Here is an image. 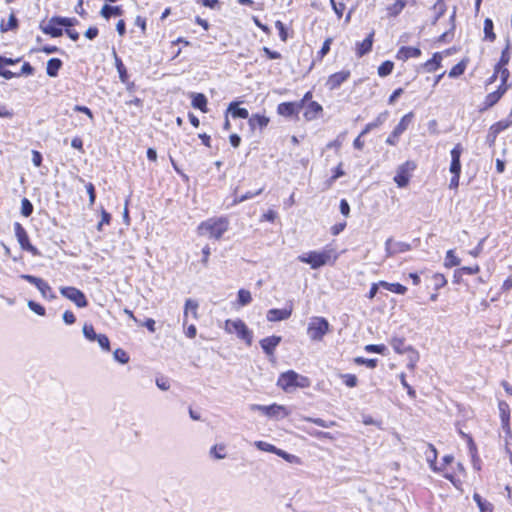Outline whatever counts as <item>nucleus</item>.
<instances>
[{"mask_svg": "<svg viewBox=\"0 0 512 512\" xmlns=\"http://www.w3.org/2000/svg\"><path fill=\"white\" fill-rule=\"evenodd\" d=\"M252 301V295L250 291L240 289L238 291V303L240 306H246Z\"/></svg>", "mask_w": 512, "mask_h": 512, "instance_id": "c03bdc74", "label": "nucleus"}, {"mask_svg": "<svg viewBox=\"0 0 512 512\" xmlns=\"http://www.w3.org/2000/svg\"><path fill=\"white\" fill-rule=\"evenodd\" d=\"M340 377L343 383L349 388H353L358 384V379L354 374H341Z\"/></svg>", "mask_w": 512, "mask_h": 512, "instance_id": "8fccbe9b", "label": "nucleus"}, {"mask_svg": "<svg viewBox=\"0 0 512 512\" xmlns=\"http://www.w3.org/2000/svg\"><path fill=\"white\" fill-rule=\"evenodd\" d=\"M17 28V19L14 14H11L8 21L0 24V30L1 32H7L9 30H14Z\"/></svg>", "mask_w": 512, "mask_h": 512, "instance_id": "37998d69", "label": "nucleus"}, {"mask_svg": "<svg viewBox=\"0 0 512 512\" xmlns=\"http://www.w3.org/2000/svg\"><path fill=\"white\" fill-rule=\"evenodd\" d=\"M32 212H33V205L31 204V202L27 198L22 199V202H21L22 215L25 217H29L32 214Z\"/></svg>", "mask_w": 512, "mask_h": 512, "instance_id": "3c124183", "label": "nucleus"}, {"mask_svg": "<svg viewBox=\"0 0 512 512\" xmlns=\"http://www.w3.org/2000/svg\"><path fill=\"white\" fill-rule=\"evenodd\" d=\"M330 324L324 317H312L309 320L307 334L312 341H321L329 332Z\"/></svg>", "mask_w": 512, "mask_h": 512, "instance_id": "20e7f679", "label": "nucleus"}, {"mask_svg": "<svg viewBox=\"0 0 512 512\" xmlns=\"http://www.w3.org/2000/svg\"><path fill=\"white\" fill-rule=\"evenodd\" d=\"M511 125H512L511 120H502V121H499V122L495 123L494 125H492L490 128V133H489V135L492 136V141L495 140V138L501 131L509 128Z\"/></svg>", "mask_w": 512, "mask_h": 512, "instance_id": "cd10ccee", "label": "nucleus"}, {"mask_svg": "<svg viewBox=\"0 0 512 512\" xmlns=\"http://www.w3.org/2000/svg\"><path fill=\"white\" fill-rule=\"evenodd\" d=\"M373 44V33H370L369 36L364 39L360 44L357 46V53L359 56H363L364 54L368 53Z\"/></svg>", "mask_w": 512, "mask_h": 512, "instance_id": "473e14b6", "label": "nucleus"}, {"mask_svg": "<svg viewBox=\"0 0 512 512\" xmlns=\"http://www.w3.org/2000/svg\"><path fill=\"white\" fill-rule=\"evenodd\" d=\"M28 307L33 312H35L36 314H38L40 316H43L45 314V308L43 306H41L40 304L34 302V301H29L28 302Z\"/></svg>", "mask_w": 512, "mask_h": 512, "instance_id": "13d9d810", "label": "nucleus"}, {"mask_svg": "<svg viewBox=\"0 0 512 512\" xmlns=\"http://www.w3.org/2000/svg\"><path fill=\"white\" fill-rule=\"evenodd\" d=\"M338 258L337 253L332 248H325L321 251H310L303 253L298 257L302 263L309 264L312 269H318L326 264H333Z\"/></svg>", "mask_w": 512, "mask_h": 512, "instance_id": "f257e3e1", "label": "nucleus"}, {"mask_svg": "<svg viewBox=\"0 0 512 512\" xmlns=\"http://www.w3.org/2000/svg\"><path fill=\"white\" fill-rule=\"evenodd\" d=\"M390 345L393 347L394 351L398 354H404L406 352L405 348L407 346L405 345V340L403 338L393 337L390 340Z\"/></svg>", "mask_w": 512, "mask_h": 512, "instance_id": "e433bc0d", "label": "nucleus"}, {"mask_svg": "<svg viewBox=\"0 0 512 512\" xmlns=\"http://www.w3.org/2000/svg\"><path fill=\"white\" fill-rule=\"evenodd\" d=\"M269 118L264 115L254 114L249 118V126L251 129H255L257 127L264 128L268 125Z\"/></svg>", "mask_w": 512, "mask_h": 512, "instance_id": "a878e982", "label": "nucleus"}, {"mask_svg": "<svg viewBox=\"0 0 512 512\" xmlns=\"http://www.w3.org/2000/svg\"><path fill=\"white\" fill-rule=\"evenodd\" d=\"M405 5V0H396L394 4L387 8L388 15L393 17L397 16L404 9Z\"/></svg>", "mask_w": 512, "mask_h": 512, "instance_id": "a19ab883", "label": "nucleus"}, {"mask_svg": "<svg viewBox=\"0 0 512 512\" xmlns=\"http://www.w3.org/2000/svg\"><path fill=\"white\" fill-rule=\"evenodd\" d=\"M98 342L99 346L106 350V351H109L110 350V342H109V339L106 335L104 334H99V336L97 337V339L95 340Z\"/></svg>", "mask_w": 512, "mask_h": 512, "instance_id": "4d7b16f0", "label": "nucleus"}, {"mask_svg": "<svg viewBox=\"0 0 512 512\" xmlns=\"http://www.w3.org/2000/svg\"><path fill=\"white\" fill-rule=\"evenodd\" d=\"M321 112H322V106L319 103L312 101L306 106V111L304 113V117L307 120H313V119H316L320 115Z\"/></svg>", "mask_w": 512, "mask_h": 512, "instance_id": "5701e85b", "label": "nucleus"}, {"mask_svg": "<svg viewBox=\"0 0 512 512\" xmlns=\"http://www.w3.org/2000/svg\"><path fill=\"white\" fill-rule=\"evenodd\" d=\"M113 357L116 361L121 364H126L129 361L128 354L123 349H116L113 353Z\"/></svg>", "mask_w": 512, "mask_h": 512, "instance_id": "603ef678", "label": "nucleus"}, {"mask_svg": "<svg viewBox=\"0 0 512 512\" xmlns=\"http://www.w3.org/2000/svg\"><path fill=\"white\" fill-rule=\"evenodd\" d=\"M349 76H350L349 71H340V72L334 73L328 78V80L326 82V86L330 90H334V89L338 88L343 82H345L349 78Z\"/></svg>", "mask_w": 512, "mask_h": 512, "instance_id": "4468645a", "label": "nucleus"}, {"mask_svg": "<svg viewBox=\"0 0 512 512\" xmlns=\"http://www.w3.org/2000/svg\"><path fill=\"white\" fill-rule=\"evenodd\" d=\"M226 446L223 443L215 444L213 445L209 450V455L216 459V460H222L226 457Z\"/></svg>", "mask_w": 512, "mask_h": 512, "instance_id": "c756f323", "label": "nucleus"}, {"mask_svg": "<svg viewBox=\"0 0 512 512\" xmlns=\"http://www.w3.org/2000/svg\"><path fill=\"white\" fill-rule=\"evenodd\" d=\"M424 454H425V458H426L427 462L429 463L430 468L432 470H434V471L443 470L442 467L436 466L437 451H436V448L432 444L426 445V450H425Z\"/></svg>", "mask_w": 512, "mask_h": 512, "instance_id": "a211bd4d", "label": "nucleus"}, {"mask_svg": "<svg viewBox=\"0 0 512 512\" xmlns=\"http://www.w3.org/2000/svg\"><path fill=\"white\" fill-rule=\"evenodd\" d=\"M254 445L260 451L274 453L276 455L279 452V448H277L276 446H274V445H272V444H270L268 442H265V441H255Z\"/></svg>", "mask_w": 512, "mask_h": 512, "instance_id": "4c0bfd02", "label": "nucleus"}, {"mask_svg": "<svg viewBox=\"0 0 512 512\" xmlns=\"http://www.w3.org/2000/svg\"><path fill=\"white\" fill-rule=\"evenodd\" d=\"M405 351L406 352L404 354L407 355L408 360L407 368L413 371L416 368V365L420 359V355L418 351H416L412 346L406 347Z\"/></svg>", "mask_w": 512, "mask_h": 512, "instance_id": "4be33fe9", "label": "nucleus"}, {"mask_svg": "<svg viewBox=\"0 0 512 512\" xmlns=\"http://www.w3.org/2000/svg\"><path fill=\"white\" fill-rule=\"evenodd\" d=\"M58 23V26H72L76 22V19L73 18H62V17H54Z\"/></svg>", "mask_w": 512, "mask_h": 512, "instance_id": "052dcab7", "label": "nucleus"}, {"mask_svg": "<svg viewBox=\"0 0 512 512\" xmlns=\"http://www.w3.org/2000/svg\"><path fill=\"white\" fill-rule=\"evenodd\" d=\"M224 330L229 334H236L237 337L245 341L247 345H251L253 338L252 331L249 330L247 325L242 320H226Z\"/></svg>", "mask_w": 512, "mask_h": 512, "instance_id": "39448f33", "label": "nucleus"}, {"mask_svg": "<svg viewBox=\"0 0 512 512\" xmlns=\"http://www.w3.org/2000/svg\"><path fill=\"white\" fill-rule=\"evenodd\" d=\"M14 228H15V234H16L17 240H18L21 248L29 251L33 255H38L39 252H38L37 248H35L33 245L30 244L27 232L21 226V224L15 223Z\"/></svg>", "mask_w": 512, "mask_h": 512, "instance_id": "1a4fd4ad", "label": "nucleus"}, {"mask_svg": "<svg viewBox=\"0 0 512 512\" xmlns=\"http://www.w3.org/2000/svg\"><path fill=\"white\" fill-rule=\"evenodd\" d=\"M228 230V221L224 218H212L202 222L198 227V233L213 239H220Z\"/></svg>", "mask_w": 512, "mask_h": 512, "instance_id": "7ed1b4c3", "label": "nucleus"}, {"mask_svg": "<svg viewBox=\"0 0 512 512\" xmlns=\"http://www.w3.org/2000/svg\"><path fill=\"white\" fill-rule=\"evenodd\" d=\"M293 312V305L290 303L283 309H270L267 311L266 318L269 322L283 321L290 318Z\"/></svg>", "mask_w": 512, "mask_h": 512, "instance_id": "9d476101", "label": "nucleus"}, {"mask_svg": "<svg viewBox=\"0 0 512 512\" xmlns=\"http://www.w3.org/2000/svg\"><path fill=\"white\" fill-rule=\"evenodd\" d=\"M509 47H510L509 43H507L505 49L502 51L500 60L496 66L506 67V65L509 63V61H510Z\"/></svg>", "mask_w": 512, "mask_h": 512, "instance_id": "864d4df0", "label": "nucleus"}, {"mask_svg": "<svg viewBox=\"0 0 512 512\" xmlns=\"http://www.w3.org/2000/svg\"><path fill=\"white\" fill-rule=\"evenodd\" d=\"M506 93L505 87H498L494 92L489 93L484 100V109L494 106Z\"/></svg>", "mask_w": 512, "mask_h": 512, "instance_id": "f3484780", "label": "nucleus"}, {"mask_svg": "<svg viewBox=\"0 0 512 512\" xmlns=\"http://www.w3.org/2000/svg\"><path fill=\"white\" fill-rule=\"evenodd\" d=\"M496 73L500 76L501 84L499 87H505V90L507 91L510 85L507 84V81L510 76V72L506 67L502 66H496Z\"/></svg>", "mask_w": 512, "mask_h": 512, "instance_id": "c9c22d12", "label": "nucleus"}, {"mask_svg": "<svg viewBox=\"0 0 512 512\" xmlns=\"http://www.w3.org/2000/svg\"><path fill=\"white\" fill-rule=\"evenodd\" d=\"M394 68V64L391 61H385L383 62L379 68H378V74L381 77H385L389 74H391L392 70Z\"/></svg>", "mask_w": 512, "mask_h": 512, "instance_id": "09e8293b", "label": "nucleus"}, {"mask_svg": "<svg viewBox=\"0 0 512 512\" xmlns=\"http://www.w3.org/2000/svg\"><path fill=\"white\" fill-rule=\"evenodd\" d=\"M21 278L28 281L29 283L35 285L36 287L39 285L40 281L42 280L41 278H38V277H35L32 275H27V274L21 275Z\"/></svg>", "mask_w": 512, "mask_h": 512, "instance_id": "774afa93", "label": "nucleus"}, {"mask_svg": "<svg viewBox=\"0 0 512 512\" xmlns=\"http://www.w3.org/2000/svg\"><path fill=\"white\" fill-rule=\"evenodd\" d=\"M460 263L461 261L457 256H455L454 250H448L445 257V266L454 267L458 266Z\"/></svg>", "mask_w": 512, "mask_h": 512, "instance_id": "a18cd8bd", "label": "nucleus"}, {"mask_svg": "<svg viewBox=\"0 0 512 512\" xmlns=\"http://www.w3.org/2000/svg\"><path fill=\"white\" fill-rule=\"evenodd\" d=\"M110 219H111L110 214L108 212H106L105 210H102V219L97 225V230L101 231L104 224L110 223Z\"/></svg>", "mask_w": 512, "mask_h": 512, "instance_id": "e2e57ef3", "label": "nucleus"}, {"mask_svg": "<svg viewBox=\"0 0 512 512\" xmlns=\"http://www.w3.org/2000/svg\"><path fill=\"white\" fill-rule=\"evenodd\" d=\"M466 69V62L461 61L458 64H456L450 71H449V77L456 78L464 73Z\"/></svg>", "mask_w": 512, "mask_h": 512, "instance_id": "de8ad7c7", "label": "nucleus"}, {"mask_svg": "<svg viewBox=\"0 0 512 512\" xmlns=\"http://www.w3.org/2000/svg\"><path fill=\"white\" fill-rule=\"evenodd\" d=\"M62 66V62L58 58H52L47 62L46 72L50 77H56Z\"/></svg>", "mask_w": 512, "mask_h": 512, "instance_id": "7c9ffc66", "label": "nucleus"}, {"mask_svg": "<svg viewBox=\"0 0 512 512\" xmlns=\"http://www.w3.org/2000/svg\"><path fill=\"white\" fill-rule=\"evenodd\" d=\"M414 114L412 112H409L408 114L404 115L398 125L393 130V136H400L406 129L409 127L413 120Z\"/></svg>", "mask_w": 512, "mask_h": 512, "instance_id": "6ab92c4d", "label": "nucleus"}, {"mask_svg": "<svg viewBox=\"0 0 512 512\" xmlns=\"http://www.w3.org/2000/svg\"><path fill=\"white\" fill-rule=\"evenodd\" d=\"M279 457L283 458L285 461L291 464L300 465L302 464V460L300 457L294 454L287 453L286 451L279 449L277 454Z\"/></svg>", "mask_w": 512, "mask_h": 512, "instance_id": "ea45409f", "label": "nucleus"}, {"mask_svg": "<svg viewBox=\"0 0 512 512\" xmlns=\"http://www.w3.org/2000/svg\"><path fill=\"white\" fill-rule=\"evenodd\" d=\"M250 410L259 411L265 416L276 420L285 418L290 414V411L287 407L278 404H272L269 406L253 404L250 406Z\"/></svg>", "mask_w": 512, "mask_h": 512, "instance_id": "423d86ee", "label": "nucleus"}, {"mask_svg": "<svg viewBox=\"0 0 512 512\" xmlns=\"http://www.w3.org/2000/svg\"><path fill=\"white\" fill-rule=\"evenodd\" d=\"M275 26L279 31L280 38L283 41H285L287 39V32H286L284 24L281 21H276Z\"/></svg>", "mask_w": 512, "mask_h": 512, "instance_id": "69168bd1", "label": "nucleus"}, {"mask_svg": "<svg viewBox=\"0 0 512 512\" xmlns=\"http://www.w3.org/2000/svg\"><path fill=\"white\" fill-rule=\"evenodd\" d=\"M83 334L85 338L89 341H95L99 334H97L91 324H84L83 326Z\"/></svg>", "mask_w": 512, "mask_h": 512, "instance_id": "49530a36", "label": "nucleus"}, {"mask_svg": "<svg viewBox=\"0 0 512 512\" xmlns=\"http://www.w3.org/2000/svg\"><path fill=\"white\" fill-rule=\"evenodd\" d=\"M60 293L79 308H84L88 304L84 293L75 287H61Z\"/></svg>", "mask_w": 512, "mask_h": 512, "instance_id": "0eeeda50", "label": "nucleus"}, {"mask_svg": "<svg viewBox=\"0 0 512 512\" xmlns=\"http://www.w3.org/2000/svg\"><path fill=\"white\" fill-rule=\"evenodd\" d=\"M420 55L421 50L419 48L403 46L398 50L396 58L401 61H406L409 58H417Z\"/></svg>", "mask_w": 512, "mask_h": 512, "instance_id": "dca6fc26", "label": "nucleus"}, {"mask_svg": "<svg viewBox=\"0 0 512 512\" xmlns=\"http://www.w3.org/2000/svg\"><path fill=\"white\" fill-rule=\"evenodd\" d=\"M86 190L89 195V204L92 206L95 203V188L92 183L86 184Z\"/></svg>", "mask_w": 512, "mask_h": 512, "instance_id": "680f3d73", "label": "nucleus"}, {"mask_svg": "<svg viewBox=\"0 0 512 512\" xmlns=\"http://www.w3.org/2000/svg\"><path fill=\"white\" fill-rule=\"evenodd\" d=\"M498 407H499V412H500L503 429L505 431L509 432V430H510V427H509V417H510L509 405L504 401H500L498 404Z\"/></svg>", "mask_w": 512, "mask_h": 512, "instance_id": "aec40b11", "label": "nucleus"}, {"mask_svg": "<svg viewBox=\"0 0 512 512\" xmlns=\"http://www.w3.org/2000/svg\"><path fill=\"white\" fill-rule=\"evenodd\" d=\"M462 152L463 148L460 144L455 145V147L451 150L450 172L452 174H460L461 172L460 157Z\"/></svg>", "mask_w": 512, "mask_h": 512, "instance_id": "ddd939ff", "label": "nucleus"}, {"mask_svg": "<svg viewBox=\"0 0 512 512\" xmlns=\"http://www.w3.org/2000/svg\"><path fill=\"white\" fill-rule=\"evenodd\" d=\"M63 320L66 324L71 325L75 323L76 317L71 311H65L63 313Z\"/></svg>", "mask_w": 512, "mask_h": 512, "instance_id": "338daca9", "label": "nucleus"}, {"mask_svg": "<svg viewBox=\"0 0 512 512\" xmlns=\"http://www.w3.org/2000/svg\"><path fill=\"white\" fill-rule=\"evenodd\" d=\"M228 112H230L234 118L247 119L249 117L248 110L245 108H239L237 102L230 103Z\"/></svg>", "mask_w": 512, "mask_h": 512, "instance_id": "c85d7f7f", "label": "nucleus"}, {"mask_svg": "<svg viewBox=\"0 0 512 512\" xmlns=\"http://www.w3.org/2000/svg\"><path fill=\"white\" fill-rule=\"evenodd\" d=\"M365 350L367 352H371V353L385 354L387 348L383 344H381V345L370 344V345L365 346Z\"/></svg>", "mask_w": 512, "mask_h": 512, "instance_id": "5fc2aeb1", "label": "nucleus"}, {"mask_svg": "<svg viewBox=\"0 0 512 512\" xmlns=\"http://www.w3.org/2000/svg\"><path fill=\"white\" fill-rule=\"evenodd\" d=\"M37 289L40 291L41 295L44 298H47V299L55 298V295L53 294L51 287L43 279L40 281L39 285L37 286Z\"/></svg>", "mask_w": 512, "mask_h": 512, "instance_id": "58836bf2", "label": "nucleus"}, {"mask_svg": "<svg viewBox=\"0 0 512 512\" xmlns=\"http://www.w3.org/2000/svg\"><path fill=\"white\" fill-rule=\"evenodd\" d=\"M197 309L198 303L196 301L192 299L186 300L184 309V324L186 323V318L189 313H191L194 318H197Z\"/></svg>", "mask_w": 512, "mask_h": 512, "instance_id": "f704fd0d", "label": "nucleus"}, {"mask_svg": "<svg viewBox=\"0 0 512 512\" xmlns=\"http://www.w3.org/2000/svg\"><path fill=\"white\" fill-rule=\"evenodd\" d=\"M442 59H443L442 53H439V52L435 53L433 55V57L424 64L426 71L427 72L436 71L441 66Z\"/></svg>", "mask_w": 512, "mask_h": 512, "instance_id": "bb28decb", "label": "nucleus"}, {"mask_svg": "<svg viewBox=\"0 0 512 512\" xmlns=\"http://www.w3.org/2000/svg\"><path fill=\"white\" fill-rule=\"evenodd\" d=\"M42 30L44 33L49 34L52 37H59L63 33L61 26H58L54 17L51 18L44 27H42Z\"/></svg>", "mask_w": 512, "mask_h": 512, "instance_id": "412c9836", "label": "nucleus"}, {"mask_svg": "<svg viewBox=\"0 0 512 512\" xmlns=\"http://www.w3.org/2000/svg\"><path fill=\"white\" fill-rule=\"evenodd\" d=\"M380 286L397 294H405L407 288L399 283H388L386 281H380Z\"/></svg>", "mask_w": 512, "mask_h": 512, "instance_id": "72a5a7b5", "label": "nucleus"}, {"mask_svg": "<svg viewBox=\"0 0 512 512\" xmlns=\"http://www.w3.org/2000/svg\"><path fill=\"white\" fill-rule=\"evenodd\" d=\"M415 167V164L410 161H407L398 167L396 175L394 177V181L396 182L398 187L403 188L408 185L410 173L415 169Z\"/></svg>", "mask_w": 512, "mask_h": 512, "instance_id": "6e6552de", "label": "nucleus"}, {"mask_svg": "<svg viewBox=\"0 0 512 512\" xmlns=\"http://www.w3.org/2000/svg\"><path fill=\"white\" fill-rule=\"evenodd\" d=\"M484 34L485 38L491 42L496 39V35L493 32V22L489 18H486L484 21Z\"/></svg>", "mask_w": 512, "mask_h": 512, "instance_id": "79ce46f5", "label": "nucleus"}, {"mask_svg": "<svg viewBox=\"0 0 512 512\" xmlns=\"http://www.w3.org/2000/svg\"><path fill=\"white\" fill-rule=\"evenodd\" d=\"M280 342V336H270L262 339L260 341V346L268 356H271L274 354L275 348L279 345Z\"/></svg>", "mask_w": 512, "mask_h": 512, "instance_id": "2eb2a0df", "label": "nucleus"}, {"mask_svg": "<svg viewBox=\"0 0 512 512\" xmlns=\"http://www.w3.org/2000/svg\"><path fill=\"white\" fill-rule=\"evenodd\" d=\"M411 249V245L406 242H393L392 238H388L385 242V250L387 257L398 253H404Z\"/></svg>", "mask_w": 512, "mask_h": 512, "instance_id": "9b49d317", "label": "nucleus"}, {"mask_svg": "<svg viewBox=\"0 0 512 512\" xmlns=\"http://www.w3.org/2000/svg\"><path fill=\"white\" fill-rule=\"evenodd\" d=\"M387 118H388V111H384V112L380 113L374 121L368 123L365 126V128L361 132V135H365V134L369 133L371 130L381 126L387 120Z\"/></svg>", "mask_w": 512, "mask_h": 512, "instance_id": "b1692460", "label": "nucleus"}, {"mask_svg": "<svg viewBox=\"0 0 512 512\" xmlns=\"http://www.w3.org/2000/svg\"><path fill=\"white\" fill-rule=\"evenodd\" d=\"M192 106L200 109L202 112H207V98L202 93H191Z\"/></svg>", "mask_w": 512, "mask_h": 512, "instance_id": "393cba45", "label": "nucleus"}, {"mask_svg": "<svg viewBox=\"0 0 512 512\" xmlns=\"http://www.w3.org/2000/svg\"><path fill=\"white\" fill-rule=\"evenodd\" d=\"M310 385L311 381L308 377L293 370L282 373L277 380V386L287 393L294 391L296 388H307Z\"/></svg>", "mask_w": 512, "mask_h": 512, "instance_id": "f03ea898", "label": "nucleus"}, {"mask_svg": "<svg viewBox=\"0 0 512 512\" xmlns=\"http://www.w3.org/2000/svg\"><path fill=\"white\" fill-rule=\"evenodd\" d=\"M303 109V103L297 102H284L278 105L277 112L279 115L284 117H290L293 115H298V113Z\"/></svg>", "mask_w": 512, "mask_h": 512, "instance_id": "f8f14e48", "label": "nucleus"}, {"mask_svg": "<svg viewBox=\"0 0 512 512\" xmlns=\"http://www.w3.org/2000/svg\"><path fill=\"white\" fill-rule=\"evenodd\" d=\"M100 14L106 18L109 19L112 16H120L122 15V9L119 6H110V5H104L101 9Z\"/></svg>", "mask_w": 512, "mask_h": 512, "instance_id": "2f4dec72", "label": "nucleus"}, {"mask_svg": "<svg viewBox=\"0 0 512 512\" xmlns=\"http://www.w3.org/2000/svg\"><path fill=\"white\" fill-rule=\"evenodd\" d=\"M355 361H356V363L364 364V365H366L369 368H375L376 365H377V360L376 359H364L362 357H358V358L355 359Z\"/></svg>", "mask_w": 512, "mask_h": 512, "instance_id": "bf43d9fd", "label": "nucleus"}, {"mask_svg": "<svg viewBox=\"0 0 512 512\" xmlns=\"http://www.w3.org/2000/svg\"><path fill=\"white\" fill-rule=\"evenodd\" d=\"M305 421H309V422H312L320 427H324V428H329L331 427L332 425H334V422H326L325 420L321 419V418H311V417H304L303 418Z\"/></svg>", "mask_w": 512, "mask_h": 512, "instance_id": "6e6d98bb", "label": "nucleus"}, {"mask_svg": "<svg viewBox=\"0 0 512 512\" xmlns=\"http://www.w3.org/2000/svg\"><path fill=\"white\" fill-rule=\"evenodd\" d=\"M400 381L403 387L407 389L409 396L415 397V390L407 383L404 373L400 374Z\"/></svg>", "mask_w": 512, "mask_h": 512, "instance_id": "0e129e2a", "label": "nucleus"}]
</instances>
